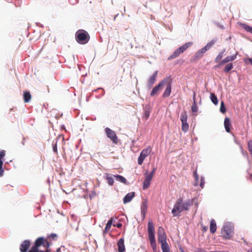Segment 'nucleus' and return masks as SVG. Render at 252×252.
<instances>
[{
    "mask_svg": "<svg viewBox=\"0 0 252 252\" xmlns=\"http://www.w3.org/2000/svg\"><path fill=\"white\" fill-rule=\"evenodd\" d=\"M50 243L43 237L38 238L28 252H51Z\"/></svg>",
    "mask_w": 252,
    "mask_h": 252,
    "instance_id": "f257e3e1",
    "label": "nucleus"
},
{
    "mask_svg": "<svg viewBox=\"0 0 252 252\" xmlns=\"http://www.w3.org/2000/svg\"><path fill=\"white\" fill-rule=\"evenodd\" d=\"M75 39L80 44H85L88 42L90 36L87 32L84 30H79L75 33Z\"/></svg>",
    "mask_w": 252,
    "mask_h": 252,
    "instance_id": "f03ea898",
    "label": "nucleus"
},
{
    "mask_svg": "<svg viewBox=\"0 0 252 252\" xmlns=\"http://www.w3.org/2000/svg\"><path fill=\"white\" fill-rule=\"evenodd\" d=\"M193 45L192 42H188L177 49L168 58V60H171L178 57L181 54L184 53L189 48Z\"/></svg>",
    "mask_w": 252,
    "mask_h": 252,
    "instance_id": "7ed1b4c3",
    "label": "nucleus"
},
{
    "mask_svg": "<svg viewBox=\"0 0 252 252\" xmlns=\"http://www.w3.org/2000/svg\"><path fill=\"white\" fill-rule=\"evenodd\" d=\"M234 231V227L230 224H225L221 231L222 236L227 239H230L233 236Z\"/></svg>",
    "mask_w": 252,
    "mask_h": 252,
    "instance_id": "20e7f679",
    "label": "nucleus"
},
{
    "mask_svg": "<svg viewBox=\"0 0 252 252\" xmlns=\"http://www.w3.org/2000/svg\"><path fill=\"white\" fill-rule=\"evenodd\" d=\"M184 210L182 205V199H178L173 207L172 210V214L174 217L180 216L181 213Z\"/></svg>",
    "mask_w": 252,
    "mask_h": 252,
    "instance_id": "39448f33",
    "label": "nucleus"
},
{
    "mask_svg": "<svg viewBox=\"0 0 252 252\" xmlns=\"http://www.w3.org/2000/svg\"><path fill=\"white\" fill-rule=\"evenodd\" d=\"M156 170V168L155 167H153V170L151 173H148V171H146L145 173V179L143 182V186L144 189H146L150 186L151 181L154 176Z\"/></svg>",
    "mask_w": 252,
    "mask_h": 252,
    "instance_id": "423d86ee",
    "label": "nucleus"
},
{
    "mask_svg": "<svg viewBox=\"0 0 252 252\" xmlns=\"http://www.w3.org/2000/svg\"><path fill=\"white\" fill-rule=\"evenodd\" d=\"M152 151V148L150 146H148L146 148L143 149L140 153V156L138 158V164L142 165L145 158L147 157Z\"/></svg>",
    "mask_w": 252,
    "mask_h": 252,
    "instance_id": "0eeeda50",
    "label": "nucleus"
},
{
    "mask_svg": "<svg viewBox=\"0 0 252 252\" xmlns=\"http://www.w3.org/2000/svg\"><path fill=\"white\" fill-rule=\"evenodd\" d=\"M188 116L186 111L183 112L181 114L180 119L182 122V130L184 132L188 131L189 129V125L187 123Z\"/></svg>",
    "mask_w": 252,
    "mask_h": 252,
    "instance_id": "6e6552de",
    "label": "nucleus"
},
{
    "mask_svg": "<svg viewBox=\"0 0 252 252\" xmlns=\"http://www.w3.org/2000/svg\"><path fill=\"white\" fill-rule=\"evenodd\" d=\"M167 81V79H164L162 80H161L157 86H155L153 89L150 94L151 96H154L156 94H157L159 91L161 90L163 85L166 84Z\"/></svg>",
    "mask_w": 252,
    "mask_h": 252,
    "instance_id": "1a4fd4ad",
    "label": "nucleus"
},
{
    "mask_svg": "<svg viewBox=\"0 0 252 252\" xmlns=\"http://www.w3.org/2000/svg\"><path fill=\"white\" fill-rule=\"evenodd\" d=\"M105 130L107 137L109 138L114 143L117 144L118 140L115 132L108 127L106 128Z\"/></svg>",
    "mask_w": 252,
    "mask_h": 252,
    "instance_id": "9d476101",
    "label": "nucleus"
},
{
    "mask_svg": "<svg viewBox=\"0 0 252 252\" xmlns=\"http://www.w3.org/2000/svg\"><path fill=\"white\" fill-rule=\"evenodd\" d=\"M237 54L238 53L237 52L235 55L227 56L226 58L222 60L218 65L215 66V67H219L227 63L234 61L236 59Z\"/></svg>",
    "mask_w": 252,
    "mask_h": 252,
    "instance_id": "9b49d317",
    "label": "nucleus"
},
{
    "mask_svg": "<svg viewBox=\"0 0 252 252\" xmlns=\"http://www.w3.org/2000/svg\"><path fill=\"white\" fill-rule=\"evenodd\" d=\"M31 246V242L28 240H24L20 245V252H27Z\"/></svg>",
    "mask_w": 252,
    "mask_h": 252,
    "instance_id": "f8f14e48",
    "label": "nucleus"
},
{
    "mask_svg": "<svg viewBox=\"0 0 252 252\" xmlns=\"http://www.w3.org/2000/svg\"><path fill=\"white\" fill-rule=\"evenodd\" d=\"M148 201L144 200L142 201L141 205V213L143 216V219L145 218L146 214L147 213Z\"/></svg>",
    "mask_w": 252,
    "mask_h": 252,
    "instance_id": "ddd939ff",
    "label": "nucleus"
},
{
    "mask_svg": "<svg viewBox=\"0 0 252 252\" xmlns=\"http://www.w3.org/2000/svg\"><path fill=\"white\" fill-rule=\"evenodd\" d=\"M158 74V71H156L154 72L153 74L149 78L148 81V86L150 87H151L155 83L156 81V79L157 77V75Z\"/></svg>",
    "mask_w": 252,
    "mask_h": 252,
    "instance_id": "4468645a",
    "label": "nucleus"
},
{
    "mask_svg": "<svg viewBox=\"0 0 252 252\" xmlns=\"http://www.w3.org/2000/svg\"><path fill=\"white\" fill-rule=\"evenodd\" d=\"M167 86L165 90L164 91L162 97H168L171 92V84L170 82L167 81Z\"/></svg>",
    "mask_w": 252,
    "mask_h": 252,
    "instance_id": "2eb2a0df",
    "label": "nucleus"
},
{
    "mask_svg": "<svg viewBox=\"0 0 252 252\" xmlns=\"http://www.w3.org/2000/svg\"><path fill=\"white\" fill-rule=\"evenodd\" d=\"M214 44H215V41L213 40H212L210 42H209V43H208L207 44L205 47L201 48L199 51L203 56L204 54L206 52V51L209 50Z\"/></svg>",
    "mask_w": 252,
    "mask_h": 252,
    "instance_id": "dca6fc26",
    "label": "nucleus"
},
{
    "mask_svg": "<svg viewBox=\"0 0 252 252\" xmlns=\"http://www.w3.org/2000/svg\"><path fill=\"white\" fill-rule=\"evenodd\" d=\"M117 244L118 247V252H124L125 251L126 249L124 238L120 239Z\"/></svg>",
    "mask_w": 252,
    "mask_h": 252,
    "instance_id": "f3484780",
    "label": "nucleus"
},
{
    "mask_svg": "<svg viewBox=\"0 0 252 252\" xmlns=\"http://www.w3.org/2000/svg\"><path fill=\"white\" fill-rule=\"evenodd\" d=\"M158 241L161 244V247L163 246L168 245L166 242V234L158 235Z\"/></svg>",
    "mask_w": 252,
    "mask_h": 252,
    "instance_id": "a211bd4d",
    "label": "nucleus"
},
{
    "mask_svg": "<svg viewBox=\"0 0 252 252\" xmlns=\"http://www.w3.org/2000/svg\"><path fill=\"white\" fill-rule=\"evenodd\" d=\"M224 127H225V130L226 131V132H230V127L231 126V124L230 119L227 117H226L224 119Z\"/></svg>",
    "mask_w": 252,
    "mask_h": 252,
    "instance_id": "6ab92c4d",
    "label": "nucleus"
},
{
    "mask_svg": "<svg viewBox=\"0 0 252 252\" xmlns=\"http://www.w3.org/2000/svg\"><path fill=\"white\" fill-rule=\"evenodd\" d=\"M134 194L135 193L134 192H131L127 193L124 198V203L125 204L130 202L133 198V197L134 196Z\"/></svg>",
    "mask_w": 252,
    "mask_h": 252,
    "instance_id": "aec40b11",
    "label": "nucleus"
},
{
    "mask_svg": "<svg viewBox=\"0 0 252 252\" xmlns=\"http://www.w3.org/2000/svg\"><path fill=\"white\" fill-rule=\"evenodd\" d=\"M217 230V225L214 220H212L210 222V230L212 233H214Z\"/></svg>",
    "mask_w": 252,
    "mask_h": 252,
    "instance_id": "412c9836",
    "label": "nucleus"
},
{
    "mask_svg": "<svg viewBox=\"0 0 252 252\" xmlns=\"http://www.w3.org/2000/svg\"><path fill=\"white\" fill-rule=\"evenodd\" d=\"M148 233H155V227L152 220H149L148 223Z\"/></svg>",
    "mask_w": 252,
    "mask_h": 252,
    "instance_id": "4be33fe9",
    "label": "nucleus"
},
{
    "mask_svg": "<svg viewBox=\"0 0 252 252\" xmlns=\"http://www.w3.org/2000/svg\"><path fill=\"white\" fill-rule=\"evenodd\" d=\"M24 96V102L26 103L30 102L31 99V95L30 92H24L23 94Z\"/></svg>",
    "mask_w": 252,
    "mask_h": 252,
    "instance_id": "5701e85b",
    "label": "nucleus"
},
{
    "mask_svg": "<svg viewBox=\"0 0 252 252\" xmlns=\"http://www.w3.org/2000/svg\"><path fill=\"white\" fill-rule=\"evenodd\" d=\"M225 52V49H224L221 52H220L218 55L217 56L215 59V62L218 63H219L222 60V58L223 57L224 53Z\"/></svg>",
    "mask_w": 252,
    "mask_h": 252,
    "instance_id": "b1692460",
    "label": "nucleus"
},
{
    "mask_svg": "<svg viewBox=\"0 0 252 252\" xmlns=\"http://www.w3.org/2000/svg\"><path fill=\"white\" fill-rule=\"evenodd\" d=\"M240 25L246 31L252 33V27H250L249 25H248L246 24H244V23H240Z\"/></svg>",
    "mask_w": 252,
    "mask_h": 252,
    "instance_id": "393cba45",
    "label": "nucleus"
},
{
    "mask_svg": "<svg viewBox=\"0 0 252 252\" xmlns=\"http://www.w3.org/2000/svg\"><path fill=\"white\" fill-rule=\"evenodd\" d=\"M203 55L198 50L195 54L193 58L191 59V62H195L203 57Z\"/></svg>",
    "mask_w": 252,
    "mask_h": 252,
    "instance_id": "a878e982",
    "label": "nucleus"
},
{
    "mask_svg": "<svg viewBox=\"0 0 252 252\" xmlns=\"http://www.w3.org/2000/svg\"><path fill=\"white\" fill-rule=\"evenodd\" d=\"M193 104L191 106V110L193 112L196 113L198 111V107L197 106V104H196V103L195 101V93H194V94H193Z\"/></svg>",
    "mask_w": 252,
    "mask_h": 252,
    "instance_id": "bb28decb",
    "label": "nucleus"
},
{
    "mask_svg": "<svg viewBox=\"0 0 252 252\" xmlns=\"http://www.w3.org/2000/svg\"><path fill=\"white\" fill-rule=\"evenodd\" d=\"M183 207L184 209V210L188 211L189 210V207L192 205V201H188L184 203H182Z\"/></svg>",
    "mask_w": 252,
    "mask_h": 252,
    "instance_id": "cd10ccee",
    "label": "nucleus"
},
{
    "mask_svg": "<svg viewBox=\"0 0 252 252\" xmlns=\"http://www.w3.org/2000/svg\"><path fill=\"white\" fill-rule=\"evenodd\" d=\"M114 177L115 178H116V179L117 180H118L119 181H120L125 184H126L127 183V181H126V179L122 176H121L119 175H114Z\"/></svg>",
    "mask_w": 252,
    "mask_h": 252,
    "instance_id": "c85d7f7f",
    "label": "nucleus"
},
{
    "mask_svg": "<svg viewBox=\"0 0 252 252\" xmlns=\"http://www.w3.org/2000/svg\"><path fill=\"white\" fill-rule=\"evenodd\" d=\"M233 68V63H228V64H227L224 69H223V71L225 73H228L229 71H230L231 69H232Z\"/></svg>",
    "mask_w": 252,
    "mask_h": 252,
    "instance_id": "c756f323",
    "label": "nucleus"
},
{
    "mask_svg": "<svg viewBox=\"0 0 252 252\" xmlns=\"http://www.w3.org/2000/svg\"><path fill=\"white\" fill-rule=\"evenodd\" d=\"M210 99L212 102L215 104L217 105L218 104V100L217 96L214 93H211L210 94Z\"/></svg>",
    "mask_w": 252,
    "mask_h": 252,
    "instance_id": "7c9ffc66",
    "label": "nucleus"
},
{
    "mask_svg": "<svg viewBox=\"0 0 252 252\" xmlns=\"http://www.w3.org/2000/svg\"><path fill=\"white\" fill-rule=\"evenodd\" d=\"M112 222H113V219H112V218H111L108 221V222L106 224V225L105 227L104 231L105 232V233L107 232L110 229L111 227L112 224Z\"/></svg>",
    "mask_w": 252,
    "mask_h": 252,
    "instance_id": "2f4dec72",
    "label": "nucleus"
},
{
    "mask_svg": "<svg viewBox=\"0 0 252 252\" xmlns=\"http://www.w3.org/2000/svg\"><path fill=\"white\" fill-rule=\"evenodd\" d=\"M106 179L107 181V183L110 186H113L114 184V180L113 178L109 176L108 174H106Z\"/></svg>",
    "mask_w": 252,
    "mask_h": 252,
    "instance_id": "473e14b6",
    "label": "nucleus"
},
{
    "mask_svg": "<svg viewBox=\"0 0 252 252\" xmlns=\"http://www.w3.org/2000/svg\"><path fill=\"white\" fill-rule=\"evenodd\" d=\"M150 114V111L149 109H146L144 110V114H143V118H145L146 120H147Z\"/></svg>",
    "mask_w": 252,
    "mask_h": 252,
    "instance_id": "72a5a7b5",
    "label": "nucleus"
},
{
    "mask_svg": "<svg viewBox=\"0 0 252 252\" xmlns=\"http://www.w3.org/2000/svg\"><path fill=\"white\" fill-rule=\"evenodd\" d=\"M148 236L150 243L156 242L155 233H148Z\"/></svg>",
    "mask_w": 252,
    "mask_h": 252,
    "instance_id": "f704fd0d",
    "label": "nucleus"
},
{
    "mask_svg": "<svg viewBox=\"0 0 252 252\" xmlns=\"http://www.w3.org/2000/svg\"><path fill=\"white\" fill-rule=\"evenodd\" d=\"M165 233L164 232V229L162 227L160 226L158 227V235H165Z\"/></svg>",
    "mask_w": 252,
    "mask_h": 252,
    "instance_id": "c9c22d12",
    "label": "nucleus"
},
{
    "mask_svg": "<svg viewBox=\"0 0 252 252\" xmlns=\"http://www.w3.org/2000/svg\"><path fill=\"white\" fill-rule=\"evenodd\" d=\"M220 111L222 113H224L226 112V108L225 107V105H224V103L223 101L221 102L220 107Z\"/></svg>",
    "mask_w": 252,
    "mask_h": 252,
    "instance_id": "e433bc0d",
    "label": "nucleus"
},
{
    "mask_svg": "<svg viewBox=\"0 0 252 252\" xmlns=\"http://www.w3.org/2000/svg\"><path fill=\"white\" fill-rule=\"evenodd\" d=\"M162 252H170V249L168 245L167 246H163L161 247Z\"/></svg>",
    "mask_w": 252,
    "mask_h": 252,
    "instance_id": "4c0bfd02",
    "label": "nucleus"
},
{
    "mask_svg": "<svg viewBox=\"0 0 252 252\" xmlns=\"http://www.w3.org/2000/svg\"><path fill=\"white\" fill-rule=\"evenodd\" d=\"M248 147L249 152H250L251 154L252 155V141L250 140L248 142Z\"/></svg>",
    "mask_w": 252,
    "mask_h": 252,
    "instance_id": "58836bf2",
    "label": "nucleus"
},
{
    "mask_svg": "<svg viewBox=\"0 0 252 252\" xmlns=\"http://www.w3.org/2000/svg\"><path fill=\"white\" fill-rule=\"evenodd\" d=\"M3 162L0 160V177L3 175V169H2Z\"/></svg>",
    "mask_w": 252,
    "mask_h": 252,
    "instance_id": "ea45409f",
    "label": "nucleus"
},
{
    "mask_svg": "<svg viewBox=\"0 0 252 252\" xmlns=\"http://www.w3.org/2000/svg\"><path fill=\"white\" fill-rule=\"evenodd\" d=\"M49 238H51L52 240H56L58 238V235L55 233H52L49 236Z\"/></svg>",
    "mask_w": 252,
    "mask_h": 252,
    "instance_id": "a19ab883",
    "label": "nucleus"
},
{
    "mask_svg": "<svg viewBox=\"0 0 252 252\" xmlns=\"http://www.w3.org/2000/svg\"><path fill=\"white\" fill-rule=\"evenodd\" d=\"M150 244H151V246L152 249H153V251L155 252H156V250H157L156 242H152V243H150Z\"/></svg>",
    "mask_w": 252,
    "mask_h": 252,
    "instance_id": "79ce46f5",
    "label": "nucleus"
},
{
    "mask_svg": "<svg viewBox=\"0 0 252 252\" xmlns=\"http://www.w3.org/2000/svg\"><path fill=\"white\" fill-rule=\"evenodd\" d=\"M204 183H205L204 179V178L203 177H201V181H200V187L201 188H204Z\"/></svg>",
    "mask_w": 252,
    "mask_h": 252,
    "instance_id": "37998d69",
    "label": "nucleus"
},
{
    "mask_svg": "<svg viewBox=\"0 0 252 252\" xmlns=\"http://www.w3.org/2000/svg\"><path fill=\"white\" fill-rule=\"evenodd\" d=\"M5 156V151H2L0 152V160H1Z\"/></svg>",
    "mask_w": 252,
    "mask_h": 252,
    "instance_id": "c03bdc74",
    "label": "nucleus"
},
{
    "mask_svg": "<svg viewBox=\"0 0 252 252\" xmlns=\"http://www.w3.org/2000/svg\"><path fill=\"white\" fill-rule=\"evenodd\" d=\"M194 177L196 181H198L199 180V176L197 174L196 171H195L193 173Z\"/></svg>",
    "mask_w": 252,
    "mask_h": 252,
    "instance_id": "a18cd8bd",
    "label": "nucleus"
},
{
    "mask_svg": "<svg viewBox=\"0 0 252 252\" xmlns=\"http://www.w3.org/2000/svg\"><path fill=\"white\" fill-rule=\"evenodd\" d=\"M114 226H116L117 227L120 228L122 226V224L121 223H118L116 225L114 224Z\"/></svg>",
    "mask_w": 252,
    "mask_h": 252,
    "instance_id": "49530a36",
    "label": "nucleus"
},
{
    "mask_svg": "<svg viewBox=\"0 0 252 252\" xmlns=\"http://www.w3.org/2000/svg\"><path fill=\"white\" fill-rule=\"evenodd\" d=\"M197 252H207L205 250L202 249H198L197 250Z\"/></svg>",
    "mask_w": 252,
    "mask_h": 252,
    "instance_id": "de8ad7c7",
    "label": "nucleus"
},
{
    "mask_svg": "<svg viewBox=\"0 0 252 252\" xmlns=\"http://www.w3.org/2000/svg\"><path fill=\"white\" fill-rule=\"evenodd\" d=\"M53 151L54 152H55V153L57 152V147L56 145H55L53 146Z\"/></svg>",
    "mask_w": 252,
    "mask_h": 252,
    "instance_id": "09e8293b",
    "label": "nucleus"
},
{
    "mask_svg": "<svg viewBox=\"0 0 252 252\" xmlns=\"http://www.w3.org/2000/svg\"><path fill=\"white\" fill-rule=\"evenodd\" d=\"M248 61L250 62V63L251 64V65H252V58H249Z\"/></svg>",
    "mask_w": 252,
    "mask_h": 252,
    "instance_id": "8fccbe9b",
    "label": "nucleus"
},
{
    "mask_svg": "<svg viewBox=\"0 0 252 252\" xmlns=\"http://www.w3.org/2000/svg\"><path fill=\"white\" fill-rule=\"evenodd\" d=\"M56 252H62L61 248H58L56 250Z\"/></svg>",
    "mask_w": 252,
    "mask_h": 252,
    "instance_id": "3c124183",
    "label": "nucleus"
},
{
    "mask_svg": "<svg viewBox=\"0 0 252 252\" xmlns=\"http://www.w3.org/2000/svg\"><path fill=\"white\" fill-rule=\"evenodd\" d=\"M247 252H252V248H251L247 250Z\"/></svg>",
    "mask_w": 252,
    "mask_h": 252,
    "instance_id": "603ef678",
    "label": "nucleus"
},
{
    "mask_svg": "<svg viewBox=\"0 0 252 252\" xmlns=\"http://www.w3.org/2000/svg\"><path fill=\"white\" fill-rule=\"evenodd\" d=\"M204 231H206V230H207L206 228V227H204Z\"/></svg>",
    "mask_w": 252,
    "mask_h": 252,
    "instance_id": "864d4df0",
    "label": "nucleus"
}]
</instances>
